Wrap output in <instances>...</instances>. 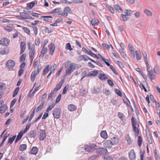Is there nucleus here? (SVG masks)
Listing matches in <instances>:
<instances>
[{"label": "nucleus", "instance_id": "f704fd0d", "mask_svg": "<svg viewBox=\"0 0 160 160\" xmlns=\"http://www.w3.org/2000/svg\"><path fill=\"white\" fill-rule=\"evenodd\" d=\"M114 158V157L113 155H106L104 158V160H113Z\"/></svg>", "mask_w": 160, "mask_h": 160}, {"label": "nucleus", "instance_id": "774afa93", "mask_svg": "<svg viewBox=\"0 0 160 160\" xmlns=\"http://www.w3.org/2000/svg\"><path fill=\"white\" fill-rule=\"evenodd\" d=\"M118 116L119 117V118L121 120H123V118L124 117V116L123 114L122 113L119 112L118 113Z\"/></svg>", "mask_w": 160, "mask_h": 160}, {"label": "nucleus", "instance_id": "c03bdc74", "mask_svg": "<svg viewBox=\"0 0 160 160\" xmlns=\"http://www.w3.org/2000/svg\"><path fill=\"white\" fill-rule=\"evenodd\" d=\"M16 138V136L14 135L13 136L12 138H10L8 139V143H10V144H12L15 138Z\"/></svg>", "mask_w": 160, "mask_h": 160}, {"label": "nucleus", "instance_id": "1a4fd4ad", "mask_svg": "<svg viewBox=\"0 0 160 160\" xmlns=\"http://www.w3.org/2000/svg\"><path fill=\"white\" fill-rule=\"evenodd\" d=\"M28 48L30 50L29 52H35V44H33L31 45L30 42H28Z\"/></svg>", "mask_w": 160, "mask_h": 160}, {"label": "nucleus", "instance_id": "052dcab7", "mask_svg": "<svg viewBox=\"0 0 160 160\" xmlns=\"http://www.w3.org/2000/svg\"><path fill=\"white\" fill-rule=\"evenodd\" d=\"M154 72L157 74H160L159 70L157 66H155L153 68Z\"/></svg>", "mask_w": 160, "mask_h": 160}, {"label": "nucleus", "instance_id": "a19ab883", "mask_svg": "<svg viewBox=\"0 0 160 160\" xmlns=\"http://www.w3.org/2000/svg\"><path fill=\"white\" fill-rule=\"evenodd\" d=\"M98 22L95 19H93L91 21V23L93 26H97L98 24Z\"/></svg>", "mask_w": 160, "mask_h": 160}, {"label": "nucleus", "instance_id": "5701e85b", "mask_svg": "<svg viewBox=\"0 0 160 160\" xmlns=\"http://www.w3.org/2000/svg\"><path fill=\"white\" fill-rule=\"evenodd\" d=\"M36 71H33L31 75L30 79L32 81H34L35 80V78L36 76L38 74Z\"/></svg>", "mask_w": 160, "mask_h": 160}, {"label": "nucleus", "instance_id": "79ce46f5", "mask_svg": "<svg viewBox=\"0 0 160 160\" xmlns=\"http://www.w3.org/2000/svg\"><path fill=\"white\" fill-rule=\"evenodd\" d=\"M27 7L30 9L32 8L35 5V3L34 2H32L27 4Z\"/></svg>", "mask_w": 160, "mask_h": 160}, {"label": "nucleus", "instance_id": "a18cd8bd", "mask_svg": "<svg viewBox=\"0 0 160 160\" xmlns=\"http://www.w3.org/2000/svg\"><path fill=\"white\" fill-rule=\"evenodd\" d=\"M66 49L67 50H69L70 51L73 50V48L71 47V46L70 43H68L66 44Z\"/></svg>", "mask_w": 160, "mask_h": 160}, {"label": "nucleus", "instance_id": "0eeeda50", "mask_svg": "<svg viewBox=\"0 0 160 160\" xmlns=\"http://www.w3.org/2000/svg\"><path fill=\"white\" fill-rule=\"evenodd\" d=\"M10 40L8 39L5 38L0 40V44L3 46H7L9 43Z\"/></svg>", "mask_w": 160, "mask_h": 160}, {"label": "nucleus", "instance_id": "680f3d73", "mask_svg": "<svg viewBox=\"0 0 160 160\" xmlns=\"http://www.w3.org/2000/svg\"><path fill=\"white\" fill-rule=\"evenodd\" d=\"M56 68V64L55 63L53 64L51 67L50 72L52 73V72H54Z\"/></svg>", "mask_w": 160, "mask_h": 160}, {"label": "nucleus", "instance_id": "b1692460", "mask_svg": "<svg viewBox=\"0 0 160 160\" xmlns=\"http://www.w3.org/2000/svg\"><path fill=\"white\" fill-rule=\"evenodd\" d=\"M8 108L7 106L6 105H4L0 108V113H3Z\"/></svg>", "mask_w": 160, "mask_h": 160}, {"label": "nucleus", "instance_id": "7ed1b4c3", "mask_svg": "<svg viewBox=\"0 0 160 160\" xmlns=\"http://www.w3.org/2000/svg\"><path fill=\"white\" fill-rule=\"evenodd\" d=\"M15 61L12 60H10L7 61L6 67L8 69H12L15 67Z\"/></svg>", "mask_w": 160, "mask_h": 160}, {"label": "nucleus", "instance_id": "412c9836", "mask_svg": "<svg viewBox=\"0 0 160 160\" xmlns=\"http://www.w3.org/2000/svg\"><path fill=\"white\" fill-rule=\"evenodd\" d=\"M98 73V70H95L91 71L87 75V77H91L92 76H95L97 75Z\"/></svg>", "mask_w": 160, "mask_h": 160}, {"label": "nucleus", "instance_id": "c756f323", "mask_svg": "<svg viewBox=\"0 0 160 160\" xmlns=\"http://www.w3.org/2000/svg\"><path fill=\"white\" fill-rule=\"evenodd\" d=\"M135 53L137 59L138 60H140L142 58V56L140 52L138 50H136L135 51Z\"/></svg>", "mask_w": 160, "mask_h": 160}, {"label": "nucleus", "instance_id": "4be33fe9", "mask_svg": "<svg viewBox=\"0 0 160 160\" xmlns=\"http://www.w3.org/2000/svg\"><path fill=\"white\" fill-rule=\"evenodd\" d=\"M38 151V148L36 147H34L32 148L31 151V154L36 155Z\"/></svg>", "mask_w": 160, "mask_h": 160}, {"label": "nucleus", "instance_id": "ea45409f", "mask_svg": "<svg viewBox=\"0 0 160 160\" xmlns=\"http://www.w3.org/2000/svg\"><path fill=\"white\" fill-rule=\"evenodd\" d=\"M144 13L147 15L149 16H151L152 15V12L146 9L144 11Z\"/></svg>", "mask_w": 160, "mask_h": 160}, {"label": "nucleus", "instance_id": "49530a36", "mask_svg": "<svg viewBox=\"0 0 160 160\" xmlns=\"http://www.w3.org/2000/svg\"><path fill=\"white\" fill-rule=\"evenodd\" d=\"M109 66L110 68L113 71V72L116 75H118V72H117V71L115 70V68H114V67L112 65H111L110 64L109 66Z\"/></svg>", "mask_w": 160, "mask_h": 160}, {"label": "nucleus", "instance_id": "e2e57ef3", "mask_svg": "<svg viewBox=\"0 0 160 160\" xmlns=\"http://www.w3.org/2000/svg\"><path fill=\"white\" fill-rule=\"evenodd\" d=\"M55 91L54 90H52L51 91L49 95V96H48V99H50L52 98L53 95Z\"/></svg>", "mask_w": 160, "mask_h": 160}, {"label": "nucleus", "instance_id": "c85d7f7f", "mask_svg": "<svg viewBox=\"0 0 160 160\" xmlns=\"http://www.w3.org/2000/svg\"><path fill=\"white\" fill-rule=\"evenodd\" d=\"M101 136L104 139H106L107 137V134L106 131H102L101 132Z\"/></svg>", "mask_w": 160, "mask_h": 160}, {"label": "nucleus", "instance_id": "bf43d9fd", "mask_svg": "<svg viewBox=\"0 0 160 160\" xmlns=\"http://www.w3.org/2000/svg\"><path fill=\"white\" fill-rule=\"evenodd\" d=\"M68 87H69V86L68 85V86L66 85L64 87V88H63L62 92V94H65L67 92V91L68 89Z\"/></svg>", "mask_w": 160, "mask_h": 160}, {"label": "nucleus", "instance_id": "473e14b6", "mask_svg": "<svg viewBox=\"0 0 160 160\" xmlns=\"http://www.w3.org/2000/svg\"><path fill=\"white\" fill-rule=\"evenodd\" d=\"M133 131L135 132L136 136H138L139 134V131L138 128L136 127H132Z\"/></svg>", "mask_w": 160, "mask_h": 160}, {"label": "nucleus", "instance_id": "393cba45", "mask_svg": "<svg viewBox=\"0 0 160 160\" xmlns=\"http://www.w3.org/2000/svg\"><path fill=\"white\" fill-rule=\"evenodd\" d=\"M98 78L101 80H105L108 78V77L103 73L99 74L98 76Z\"/></svg>", "mask_w": 160, "mask_h": 160}, {"label": "nucleus", "instance_id": "ddd939ff", "mask_svg": "<svg viewBox=\"0 0 160 160\" xmlns=\"http://www.w3.org/2000/svg\"><path fill=\"white\" fill-rule=\"evenodd\" d=\"M50 53L51 55H52L55 49V45L54 43H51L50 45Z\"/></svg>", "mask_w": 160, "mask_h": 160}, {"label": "nucleus", "instance_id": "20e7f679", "mask_svg": "<svg viewBox=\"0 0 160 160\" xmlns=\"http://www.w3.org/2000/svg\"><path fill=\"white\" fill-rule=\"evenodd\" d=\"M38 135L40 140H43L46 137L45 131L44 130L40 129L38 132Z\"/></svg>", "mask_w": 160, "mask_h": 160}, {"label": "nucleus", "instance_id": "423d86ee", "mask_svg": "<svg viewBox=\"0 0 160 160\" xmlns=\"http://www.w3.org/2000/svg\"><path fill=\"white\" fill-rule=\"evenodd\" d=\"M129 158L130 160H135L136 154L133 149L131 150L128 153Z\"/></svg>", "mask_w": 160, "mask_h": 160}, {"label": "nucleus", "instance_id": "a211bd4d", "mask_svg": "<svg viewBox=\"0 0 160 160\" xmlns=\"http://www.w3.org/2000/svg\"><path fill=\"white\" fill-rule=\"evenodd\" d=\"M98 55H99L102 59L103 61L104 62L106 63V64L107 65V66H109L110 63L109 62H110V61L108 59H106L103 56L101 55L100 54H98Z\"/></svg>", "mask_w": 160, "mask_h": 160}, {"label": "nucleus", "instance_id": "f3484780", "mask_svg": "<svg viewBox=\"0 0 160 160\" xmlns=\"http://www.w3.org/2000/svg\"><path fill=\"white\" fill-rule=\"evenodd\" d=\"M98 153L101 154H106L108 152L107 149L104 148H99L98 150Z\"/></svg>", "mask_w": 160, "mask_h": 160}, {"label": "nucleus", "instance_id": "4c0bfd02", "mask_svg": "<svg viewBox=\"0 0 160 160\" xmlns=\"http://www.w3.org/2000/svg\"><path fill=\"white\" fill-rule=\"evenodd\" d=\"M49 71V65H47L45 67V68L43 70V75H44L45 74L48 73Z\"/></svg>", "mask_w": 160, "mask_h": 160}, {"label": "nucleus", "instance_id": "f257e3e1", "mask_svg": "<svg viewBox=\"0 0 160 160\" xmlns=\"http://www.w3.org/2000/svg\"><path fill=\"white\" fill-rule=\"evenodd\" d=\"M77 65L72 63L70 64L69 67L66 70L65 76L70 75L76 69Z\"/></svg>", "mask_w": 160, "mask_h": 160}, {"label": "nucleus", "instance_id": "13d9d810", "mask_svg": "<svg viewBox=\"0 0 160 160\" xmlns=\"http://www.w3.org/2000/svg\"><path fill=\"white\" fill-rule=\"evenodd\" d=\"M142 54L143 55V56L144 58V59H145V62H148V59H147V54L146 52L145 51H143L142 52Z\"/></svg>", "mask_w": 160, "mask_h": 160}, {"label": "nucleus", "instance_id": "f03ea898", "mask_svg": "<svg viewBox=\"0 0 160 160\" xmlns=\"http://www.w3.org/2000/svg\"><path fill=\"white\" fill-rule=\"evenodd\" d=\"M53 115L56 119L59 118L61 116V110L59 108H56L53 110Z\"/></svg>", "mask_w": 160, "mask_h": 160}, {"label": "nucleus", "instance_id": "4468645a", "mask_svg": "<svg viewBox=\"0 0 160 160\" xmlns=\"http://www.w3.org/2000/svg\"><path fill=\"white\" fill-rule=\"evenodd\" d=\"M148 72V77L149 79H150L151 81L152 80L154 79V78L153 77L154 75L153 74V72L152 70H150L147 71Z\"/></svg>", "mask_w": 160, "mask_h": 160}, {"label": "nucleus", "instance_id": "a878e982", "mask_svg": "<svg viewBox=\"0 0 160 160\" xmlns=\"http://www.w3.org/2000/svg\"><path fill=\"white\" fill-rule=\"evenodd\" d=\"M45 102L43 101L41 104L38 107L36 110V112H38V111L41 110L44 107Z\"/></svg>", "mask_w": 160, "mask_h": 160}, {"label": "nucleus", "instance_id": "338daca9", "mask_svg": "<svg viewBox=\"0 0 160 160\" xmlns=\"http://www.w3.org/2000/svg\"><path fill=\"white\" fill-rule=\"evenodd\" d=\"M115 92L116 93H117L118 96L122 97V94L121 92L118 89H115Z\"/></svg>", "mask_w": 160, "mask_h": 160}, {"label": "nucleus", "instance_id": "3c124183", "mask_svg": "<svg viewBox=\"0 0 160 160\" xmlns=\"http://www.w3.org/2000/svg\"><path fill=\"white\" fill-rule=\"evenodd\" d=\"M30 125L31 124L30 123H28L27 124L25 128L23 130V133H25L26 132L27 130L29 129L30 126Z\"/></svg>", "mask_w": 160, "mask_h": 160}, {"label": "nucleus", "instance_id": "72a5a7b5", "mask_svg": "<svg viewBox=\"0 0 160 160\" xmlns=\"http://www.w3.org/2000/svg\"><path fill=\"white\" fill-rule=\"evenodd\" d=\"M61 8H56L55 9L51 11L50 13H58L61 12Z\"/></svg>", "mask_w": 160, "mask_h": 160}, {"label": "nucleus", "instance_id": "2eb2a0df", "mask_svg": "<svg viewBox=\"0 0 160 160\" xmlns=\"http://www.w3.org/2000/svg\"><path fill=\"white\" fill-rule=\"evenodd\" d=\"M131 122L132 127H136L137 125L138 127H139V124L136 121V119L133 117H132L131 118Z\"/></svg>", "mask_w": 160, "mask_h": 160}, {"label": "nucleus", "instance_id": "9b49d317", "mask_svg": "<svg viewBox=\"0 0 160 160\" xmlns=\"http://www.w3.org/2000/svg\"><path fill=\"white\" fill-rule=\"evenodd\" d=\"M26 44L24 42H21L20 45V54L22 53L25 51L26 49Z\"/></svg>", "mask_w": 160, "mask_h": 160}, {"label": "nucleus", "instance_id": "bb28decb", "mask_svg": "<svg viewBox=\"0 0 160 160\" xmlns=\"http://www.w3.org/2000/svg\"><path fill=\"white\" fill-rule=\"evenodd\" d=\"M128 16L125 15L124 14H122L121 15L120 20L122 21H127L129 18Z\"/></svg>", "mask_w": 160, "mask_h": 160}, {"label": "nucleus", "instance_id": "39448f33", "mask_svg": "<svg viewBox=\"0 0 160 160\" xmlns=\"http://www.w3.org/2000/svg\"><path fill=\"white\" fill-rule=\"evenodd\" d=\"M96 145H85L84 147V149L88 152H91L94 149Z\"/></svg>", "mask_w": 160, "mask_h": 160}, {"label": "nucleus", "instance_id": "9d476101", "mask_svg": "<svg viewBox=\"0 0 160 160\" xmlns=\"http://www.w3.org/2000/svg\"><path fill=\"white\" fill-rule=\"evenodd\" d=\"M104 146L108 148H111L113 145L110 140H108L104 142Z\"/></svg>", "mask_w": 160, "mask_h": 160}, {"label": "nucleus", "instance_id": "4d7b16f0", "mask_svg": "<svg viewBox=\"0 0 160 160\" xmlns=\"http://www.w3.org/2000/svg\"><path fill=\"white\" fill-rule=\"evenodd\" d=\"M32 28L33 29V31L34 32V34L35 36H36L38 33V28L36 26H32Z\"/></svg>", "mask_w": 160, "mask_h": 160}, {"label": "nucleus", "instance_id": "09e8293b", "mask_svg": "<svg viewBox=\"0 0 160 160\" xmlns=\"http://www.w3.org/2000/svg\"><path fill=\"white\" fill-rule=\"evenodd\" d=\"M118 52L120 53L122 57L124 58H125L126 57V55L124 53L122 50L120 48L118 50Z\"/></svg>", "mask_w": 160, "mask_h": 160}, {"label": "nucleus", "instance_id": "69168bd1", "mask_svg": "<svg viewBox=\"0 0 160 160\" xmlns=\"http://www.w3.org/2000/svg\"><path fill=\"white\" fill-rule=\"evenodd\" d=\"M64 12H68L69 13H71L72 12V10L69 7H66L64 9Z\"/></svg>", "mask_w": 160, "mask_h": 160}, {"label": "nucleus", "instance_id": "de8ad7c7", "mask_svg": "<svg viewBox=\"0 0 160 160\" xmlns=\"http://www.w3.org/2000/svg\"><path fill=\"white\" fill-rule=\"evenodd\" d=\"M40 86H41V85H39L38 86L36 87L35 88L33 91L32 92V94L31 95H30V97L31 98L34 95V93H35V92H36L38 90V88H39L40 87Z\"/></svg>", "mask_w": 160, "mask_h": 160}, {"label": "nucleus", "instance_id": "e433bc0d", "mask_svg": "<svg viewBox=\"0 0 160 160\" xmlns=\"http://www.w3.org/2000/svg\"><path fill=\"white\" fill-rule=\"evenodd\" d=\"M8 50L7 48H3L0 51V54L4 55L8 54Z\"/></svg>", "mask_w": 160, "mask_h": 160}, {"label": "nucleus", "instance_id": "58836bf2", "mask_svg": "<svg viewBox=\"0 0 160 160\" xmlns=\"http://www.w3.org/2000/svg\"><path fill=\"white\" fill-rule=\"evenodd\" d=\"M86 54H88V55H90L91 56H93V55L95 56L98 59L99 58V57H98L97 56H98V55L96 54L93 53L92 52V51L90 50H89V51H88V52Z\"/></svg>", "mask_w": 160, "mask_h": 160}, {"label": "nucleus", "instance_id": "864d4df0", "mask_svg": "<svg viewBox=\"0 0 160 160\" xmlns=\"http://www.w3.org/2000/svg\"><path fill=\"white\" fill-rule=\"evenodd\" d=\"M22 29L25 32L27 33L28 34H30V30L28 28L23 27Z\"/></svg>", "mask_w": 160, "mask_h": 160}, {"label": "nucleus", "instance_id": "cd10ccee", "mask_svg": "<svg viewBox=\"0 0 160 160\" xmlns=\"http://www.w3.org/2000/svg\"><path fill=\"white\" fill-rule=\"evenodd\" d=\"M106 8H108V9L109 11L112 13L114 14V10L113 7L107 4L106 5Z\"/></svg>", "mask_w": 160, "mask_h": 160}, {"label": "nucleus", "instance_id": "37998d69", "mask_svg": "<svg viewBox=\"0 0 160 160\" xmlns=\"http://www.w3.org/2000/svg\"><path fill=\"white\" fill-rule=\"evenodd\" d=\"M55 104L52 103L51 105H49L48 107L46 110V112H48L49 111L51 110L55 105Z\"/></svg>", "mask_w": 160, "mask_h": 160}, {"label": "nucleus", "instance_id": "aec40b11", "mask_svg": "<svg viewBox=\"0 0 160 160\" xmlns=\"http://www.w3.org/2000/svg\"><path fill=\"white\" fill-rule=\"evenodd\" d=\"M76 106L72 104L69 105L68 106V109L69 111L72 112L74 111L76 109Z\"/></svg>", "mask_w": 160, "mask_h": 160}, {"label": "nucleus", "instance_id": "5fc2aeb1", "mask_svg": "<svg viewBox=\"0 0 160 160\" xmlns=\"http://www.w3.org/2000/svg\"><path fill=\"white\" fill-rule=\"evenodd\" d=\"M26 57V55L24 54H22L20 58V62L24 61L25 60Z\"/></svg>", "mask_w": 160, "mask_h": 160}, {"label": "nucleus", "instance_id": "f8f14e48", "mask_svg": "<svg viewBox=\"0 0 160 160\" xmlns=\"http://www.w3.org/2000/svg\"><path fill=\"white\" fill-rule=\"evenodd\" d=\"M37 135V131L36 130H32L29 132L28 137L30 138H35Z\"/></svg>", "mask_w": 160, "mask_h": 160}, {"label": "nucleus", "instance_id": "6ab92c4d", "mask_svg": "<svg viewBox=\"0 0 160 160\" xmlns=\"http://www.w3.org/2000/svg\"><path fill=\"white\" fill-rule=\"evenodd\" d=\"M48 51V49L47 48L45 47H42V48L41 52V53L42 54V55H40L39 57L42 56V58H43L45 54Z\"/></svg>", "mask_w": 160, "mask_h": 160}, {"label": "nucleus", "instance_id": "7c9ffc66", "mask_svg": "<svg viewBox=\"0 0 160 160\" xmlns=\"http://www.w3.org/2000/svg\"><path fill=\"white\" fill-rule=\"evenodd\" d=\"M35 52H29V58L31 60V62L32 63L35 57Z\"/></svg>", "mask_w": 160, "mask_h": 160}, {"label": "nucleus", "instance_id": "2f4dec72", "mask_svg": "<svg viewBox=\"0 0 160 160\" xmlns=\"http://www.w3.org/2000/svg\"><path fill=\"white\" fill-rule=\"evenodd\" d=\"M27 145L26 144H22L19 146V149L22 151H23L26 149Z\"/></svg>", "mask_w": 160, "mask_h": 160}, {"label": "nucleus", "instance_id": "6e6552de", "mask_svg": "<svg viewBox=\"0 0 160 160\" xmlns=\"http://www.w3.org/2000/svg\"><path fill=\"white\" fill-rule=\"evenodd\" d=\"M64 82V79L61 80V81L56 85V87L54 89L55 91H58L60 89L62 86Z\"/></svg>", "mask_w": 160, "mask_h": 160}, {"label": "nucleus", "instance_id": "603ef678", "mask_svg": "<svg viewBox=\"0 0 160 160\" xmlns=\"http://www.w3.org/2000/svg\"><path fill=\"white\" fill-rule=\"evenodd\" d=\"M23 134V130H22L20 132H19L16 138L19 139V140H20Z\"/></svg>", "mask_w": 160, "mask_h": 160}, {"label": "nucleus", "instance_id": "c9c22d12", "mask_svg": "<svg viewBox=\"0 0 160 160\" xmlns=\"http://www.w3.org/2000/svg\"><path fill=\"white\" fill-rule=\"evenodd\" d=\"M115 9L119 12L122 11L121 8L118 4L114 5V6Z\"/></svg>", "mask_w": 160, "mask_h": 160}, {"label": "nucleus", "instance_id": "dca6fc26", "mask_svg": "<svg viewBox=\"0 0 160 160\" xmlns=\"http://www.w3.org/2000/svg\"><path fill=\"white\" fill-rule=\"evenodd\" d=\"M113 145L117 144L119 142V139L118 138L116 137H113L110 139Z\"/></svg>", "mask_w": 160, "mask_h": 160}, {"label": "nucleus", "instance_id": "8fccbe9b", "mask_svg": "<svg viewBox=\"0 0 160 160\" xmlns=\"http://www.w3.org/2000/svg\"><path fill=\"white\" fill-rule=\"evenodd\" d=\"M19 88L17 87L14 91V92L13 95V97H14L18 93L19 90Z\"/></svg>", "mask_w": 160, "mask_h": 160}, {"label": "nucleus", "instance_id": "0e129e2a", "mask_svg": "<svg viewBox=\"0 0 160 160\" xmlns=\"http://www.w3.org/2000/svg\"><path fill=\"white\" fill-rule=\"evenodd\" d=\"M35 110V108H34V110H33V111L32 112L30 116V118L28 120L29 121H31L32 119V118L33 117L34 114Z\"/></svg>", "mask_w": 160, "mask_h": 160}, {"label": "nucleus", "instance_id": "6e6d98bb", "mask_svg": "<svg viewBox=\"0 0 160 160\" xmlns=\"http://www.w3.org/2000/svg\"><path fill=\"white\" fill-rule=\"evenodd\" d=\"M142 138L141 137L139 136L138 137V145L139 147H140L142 144Z\"/></svg>", "mask_w": 160, "mask_h": 160}]
</instances>
